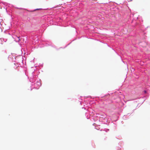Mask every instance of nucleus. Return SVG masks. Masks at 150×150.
Wrapping results in <instances>:
<instances>
[{
    "label": "nucleus",
    "mask_w": 150,
    "mask_h": 150,
    "mask_svg": "<svg viewBox=\"0 0 150 150\" xmlns=\"http://www.w3.org/2000/svg\"><path fill=\"white\" fill-rule=\"evenodd\" d=\"M146 91H144V92H145V93H146Z\"/></svg>",
    "instance_id": "f257e3e1"
}]
</instances>
